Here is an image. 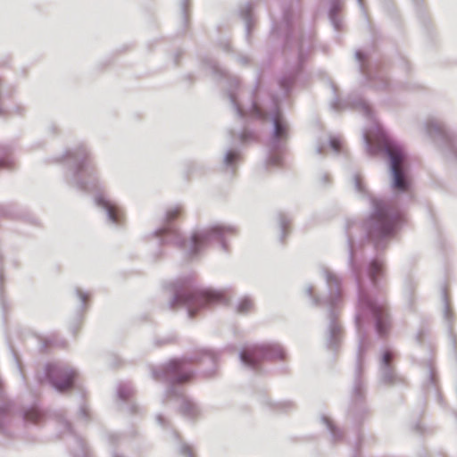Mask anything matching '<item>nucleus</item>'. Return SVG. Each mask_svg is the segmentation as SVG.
I'll list each match as a JSON object with an SVG mask.
<instances>
[{"instance_id": "1", "label": "nucleus", "mask_w": 457, "mask_h": 457, "mask_svg": "<svg viewBox=\"0 0 457 457\" xmlns=\"http://www.w3.org/2000/svg\"><path fill=\"white\" fill-rule=\"evenodd\" d=\"M375 212L368 222L369 234L373 240H379L391 236L402 216L399 211L382 202H374Z\"/></svg>"}, {"instance_id": "2", "label": "nucleus", "mask_w": 457, "mask_h": 457, "mask_svg": "<svg viewBox=\"0 0 457 457\" xmlns=\"http://www.w3.org/2000/svg\"><path fill=\"white\" fill-rule=\"evenodd\" d=\"M283 350L278 345H262L245 349L241 353L242 361L252 367H255L264 359H283Z\"/></svg>"}, {"instance_id": "3", "label": "nucleus", "mask_w": 457, "mask_h": 457, "mask_svg": "<svg viewBox=\"0 0 457 457\" xmlns=\"http://www.w3.org/2000/svg\"><path fill=\"white\" fill-rule=\"evenodd\" d=\"M387 153L391 160L394 187L400 191H405L408 188V182L404 178L403 170L404 154L399 147L391 145L387 146Z\"/></svg>"}, {"instance_id": "4", "label": "nucleus", "mask_w": 457, "mask_h": 457, "mask_svg": "<svg viewBox=\"0 0 457 457\" xmlns=\"http://www.w3.org/2000/svg\"><path fill=\"white\" fill-rule=\"evenodd\" d=\"M47 375L53 386L61 392L71 388L76 378V372L73 370L56 366L49 367Z\"/></svg>"}, {"instance_id": "5", "label": "nucleus", "mask_w": 457, "mask_h": 457, "mask_svg": "<svg viewBox=\"0 0 457 457\" xmlns=\"http://www.w3.org/2000/svg\"><path fill=\"white\" fill-rule=\"evenodd\" d=\"M367 306L370 309L376 321V328L380 336H386L390 330L391 321L385 303L370 301Z\"/></svg>"}, {"instance_id": "6", "label": "nucleus", "mask_w": 457, "mask_h": 457, "mask_svg": "<svg viewBox=\"0 0 457 457\" xmlns=\"http://www.w3.org/2000/svg\"><path fill=\"white\" fill-rule=\"evenodd\" d=\"M168 372L174 378L176 382L183 383L191 379L192 373L185 368V362L174 360L168 364Z\"/></svg>"}, {"instance_id": "7", "label": "nucleus", "mask_w": 457, "mask_h": 457, "mask_svg": "<svg viewBox=\"0 0 457 457\" xmlns=\"http://www.w3.org/2000/svg\"><path fill=\"white\" fill-rule=\"evenodd\" d=\"M208 238V233H195L184 243V247L188 250L189 255H194L206 245Z\"/></svg>"}, {"instance_id": "8", "label": "nucleus", "mask_w": 457, "mask_h": 457, "mask_svg": "<svg viewBox=\"0 0 457 457\" xmlns=\"http://www.w3.org/2000/svg\"><path fill=\"white\" fill-rule=\"evenodd\" d=\"M96 201L98 205L102 206L107 211L109 218L113 222L119 223L120 221L121 212L117 206L102 196L97 197Z\"/></svg>"}, {"instance_id": "9", "label": "nucleus", "mask_w": 457, "mask_h": 457, "mask_svg": "<svg viewBox=\"0 0 457 457\" xmlns=\"http://www.w3.org/2000/svg\"><path fill=\"white\" fill-rule=\"evenodd\" d=\"M383 273V264L379 261H373L370 264L369 275L375 283L377 278Z\"/></svg>"}, {"instance_id": "10", "label": "nucleus", "mask_w": 457, "mask_h": 457, "mask_svg": "<svg viewBox=\"0 0 457 457\" xmlns=\"http://www.w3.org/2000/svg\"><path fill=\"white\" fill-rule=\"evenodd\" d=\"M275 124V136L277 138H283L287 134V127L282 123L279 117H276L274 120Z\"/></svg>"}, {"instance_id": "11", "label": "nucleus", "mask_w": 457, "mask_h": 457, "mask_svg": "<svg viewBox=\"0 0 457 457\" xmlns=\"http://www.w3.org/2000/svg\"><path fill=\"white\" fill-rule=\"evenodd\" d=\"M253 309V303L249 299H243L237 305V312L239 313H246Z\"/></svg>"}, {"instance_id": "12", "label": "nucleus", "mask_w": 457, "mask_h": 457, "mask_svg": "<svg viewBox=\"0 0 457 457\" xmlns=\"http://www.w3.org/2000/svg\"><path fill=\"white\" fill-rule=\"evenodd\" d=\"M182 213V208L179 206H176L170 208L166 213V219L168 221H172L178 219Z\"/></svg>"}, {"instance_id": "13", "label": "nucleus", "mask_w": 457, "mask_h": 457, "mask_svg": "<svg viewBox=\"0 0 457 457\" xmlns=\"http://www.w3.org/2000/svg\"><path fill=\"white\" fill-rule=\"evenodd\" d=\"M26 419L32 422H37L40 419V412L36 409L30 410L26 412Z\"/></svg>"}, {"instance_id": "14", "label": "nucleus", "mask_w": 457, "mask_h": 457, "mask_svg": "<svg viewBox=\"0 0 457 457\" xmlns=\"http://www.w3.org/2000/svg\"><path fill=\"white\" fill-rule=\"evenodd\" d=\"M393 360V353L389 351H386L383 354V362L386 366L390 365L391 361Z\"/></svg>"}, {"instance_id": "15", "label": "nucleus", "mask_w": 457, "mask_h": 457, "mask_svg": "<svg viewBox=\"0 0 457 457\" xmlns=\"http://www.w3.org/2000/svg\"><path fill=\"white\" fill-rule=\"evenodd\" d=\"M330 145L335 151H339L341 149V141L337 138H332L330 140Z\"/></svg>"}, {"instance_id": "16", "label": "nucleus", "mask_w": 457, "mask_h": 457, "mask_svg": "<svg viewBox=\"0 0 457 457\" xmlns=\"http://www.w3.org/2000/svg\"><path fill=\"white\" fill-rule=\"evenodd\" d=\"M237 157V154L234 152H229L226 155V162L227 163L230 164L232 163Z\"/></svg>"}, {"instance_id": "17", "label": "nucleus", "mask_w": 457, "mask_h": 457, "mask_svg": "<svg viewBox=\"0 0 457 457\" xmlns=\"http://www.w3.org/2000/svg\"><path fill=\"white\" fill-rule=\"evenodd\" d=\"M221 230H222V228H221L220 227H214V228H212L211 229V232H212V233H216V232H220V231H221Z\"/></svg>"}, {"instance_id": "18", "label": "nucleus", "mask_w": 457, "mask_h": 457, "mask_svg": "<svg viewBox=\"0 0 457 457\" xmlns=\"http://www.w3.org/2000/svg\"><path fill=\"white\" fill-rule=\"evenodd\" d=\"M4 160H0V168H1V167H4Z\"/></svg>"}, {"instance_id": "19", "label": "nucleus", "mask_w": 457, "mask_h": 457, "mask_svg": "<svg viewBox=\"0 0 457 457\" xmlns=\"http://www.w3.org/2000/svg\"><path fill=\"white\" fill-rule=\"evenodd\" d=\"M84 159L88 160V156L87 154H85Z\"/></svg>"}]
</instances>
